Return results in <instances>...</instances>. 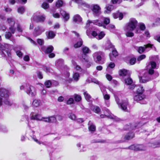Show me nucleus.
I'll use <instances>...</instances> for the list:
<instances>
[{
	"mask_svg": "<svg viewBox=\"0 0 160 160\" xmlns=\"http://www.w3.org/2000/svg\"><path fill=\"white\" fill-rule=\"evenodd\" d=\"M106 10L105 11V12L109 13L114 9V7L112 5H108L106 6Z\"/></svg>",
	"mask_w": 160,
	"mask_h": 160,
	"instance_id": "33",
	"label": "nucleus"
},
{
	"mask_svg": "<svg viewBox=\"0 0 160 160\" xmlns=\"http://www.w3.org/2000/svg\"><path fill=\"white\" fill-rule=\"evenodd\" d=\"M75 100L76 102H78L81 101L82 98L79 95L75 94L73 95Z\"/></svg>",
	"mask_w": 160,
	"mask_h": 160,
	"instance_id": "43",
	"label": "nucleus"
},
{
	"mask_svg": "<svg viewBox=\"0 0 160 160\" xmlns=\"http://www.w3.org/2000/svg\"><path fill=\"white\" fill-rule=\"evenodd\" d=\"M72 32L75 33V35L77 37L78 41L77 43L74 45V47L75 48H77L80 47L82 44L83 41L82 39L79 38V34L77 33L75 31H72Z\"/></svg>",
	"mask_w": 160,
	"mask_h": 160,
	"instance_id": "15",
	"label": "nucleus"
},
{
	"mask_svg": "<svg viewBox=\"0 0 160 160\" xmlns=\"http://www.w3.org/2000/svg\"><path fill=\"white\" fill-rule=\"evenodd\" d=\"M10 45L7 44H1L0 43V53L2 57L8 56V59L10 58L11 54L10 53Z\"/></svg>",
	"mask_w": 160,
	"mask_h": 160,
	"instance_id": "4",
	"label": "nucleus"
},
{
	"mask_svg": "<svg viewBox=\"0 0 160 160\" xmlns=\"http://www.w3.org/2000/svg\"><path fill=\"white\" fill-rule=\"evenodd\" d=\"M55 11L54 9H52L51 10V13H52L53 16L56 18H59L60 17V15L58 13H55Z\"/></svg>",
	"mask_w": 160,
	"mask_h": 160,
	"instance_id": "38",
	"label": "nucleus"
},
{
	"mask_svg": "<svg viewBox=\"0 0 160 160\" xmlns=\"http://www.w3.org/2000/svg\"><path fill=\"white\" fill-rule=\"evenodd\" d=\"M115 66V64L113 62H110L108 66V68L107 69V70L109 68H113Z\"/></svg>",
	"mask_w": 160,
	"mask_h": 160,
	"instance_id": "62",
	"label": "nucleus"
},
{
	"mask_svg": "<svg viewBox=\"0 0 160 160\" xmlns=\"http://www.w3.org/2000/svg\"><path fill=\"white\" fill-rule=\"evenodd\" d=\"M105 113L108 118L112 119H115L116 118L115 116L112 114L108 109L105 108Z\"/></svg>",
	"mask_w": 160,
	"mask_h": 160,
	"instance_id": "28",
	"label": "nucleus"
},
{
	"mask_svg": "<svg viewBox=\"0 0 160 160\" xmlns=\"http://www.w3.org/2000/svg\"><path fill=\"white\" fill-rule=\"evenodd\" d=\"M91 8L94 16H98L101 14V8L98 5L93 4L91 6Z\"/></svg>",
	"mask_w": 160,
	"mask_h": 160,
	"instance_id": "12",
	"label": "nucleus"
},
{
	"mask_svg": "<svg viewBox=\"0 0 160 160\" xmlns=\"http://www.w3.org/2000/svg\"><path fill=\"white\" fill-rule=\"evenodd\" d=\"M63 4L62 1L61 0H58L56 2V6L57 8H59L62 7Z\"/></svg>",
	"mask_w": 160,
	"mask_h": 160,
	"instance_id": "47",
	"label": "nucleus"
},
{
	"mask_svg": "<svg viewBox=\"0 0 160 160\" xmlns=\"http://www.w3.org/2000/svg\"><path fill=\"white\" fill-rule=\"evenodd\" d=\"M134 99L141 104H146L148 101V99L147 98L146 95L143 93L137 94L134 97Z\"/></svg>",
	"mask_w": 160,
	"mask_h": 160,
	"instance_id": "7",
	"label": "nucleus"
},
{
	"mask_svg": "<svg viewBox=\"0 0 160 160\" xmlns=\"http://www.w3.org/2000/svg\"><path fill=\"white\" fill-rule=\"evenodd\" d=\"M98 84L99 85L101 91L103 92L105 89L104 86L103 85L102 83L100 82H99Z\"/></svg>",
	"mask_w": 160,
	"mask_h": 160,
	"instance_id": "56",
	"label": "nucleus"
},
{
	"mask_svg": "<svg viewBox=\"0 0 160 160\" xmlns=\"http://www.w3.org/2000/svg\"><path fill=\"white\" fill-rule=\"evenodd\" d=\"M125 29L127 31L126 33V35L127 37H132L133 36L134 34L132 32H131L132 31L127 30L126 29V28H125Z\"/></svg>",
	"mask_w": 160,
	"mask_h": 160,
	"instance_id": "51",
	"label": "nucleus"
},
{
	"mask_svg": "<svg viewBox=\"0 0 160 160\" xmlns=\"http://www.w3.org/2000/svg\"><path fill=\"white\" fill-rule=\"evenodd\" d=\"M41 101L37 99L34 100L32 102V105L35 107H37L41 105Z\"/></svg>",
	"mask_w": 160,
	"mask_h": 160,
	"instance_id": "34",
	"label": "nucleus"
},
{
	"mask_svg": "<svg viewBox=\"0 0 160 160\" xmlns=\"http://www.w3.org/2000/svg\"><path fill=\"white\" fill-rule=\"evenodd\" d=\"M12 36V34L10 32H6L5 34V37L6 38L9 39Z\"/></svg>",
	"mask_w": 160,
	"mask_h": 160,
	"instance_id": "59",
	"label": "nucleus"
},
{
	"mask_svg": "<svg viewBox=\"0 0 160 160\" xmlns=\"http://www.w3.org/2000/svg\"><path fill=\"white\" fill-rule=\"evenodd\" d=\"M129 148L134 151L144 150L145 147L142 145H133L129 147Z\"/></svg>",
	"mask_w": 160,
	"mask_h": 160,
	"instance_id": "14",
	"label": "nucleus"
},
{
	"mask_svg": "<svg viewBox=\"0 0 160 160\" xmlns=\"http://www.w3.org/2000/svg\"><path fill=\"white\" fill-rule=\"evenodd\" d=\"M111 50H112V52L109 54V56L110 60L113 61L114 58L118 55V52L114 48V49H112Z\"/></svg>",
	"mask_w": 160,
	"mask_h": 160,
	"instance_id": "20",
	"label": "nucleus"
},
{
	"mask_svg": "<svg viewBox=\"0 0 160 160\" xmlns=\"http://www.w3.org/2000/svg\"><path fill=\"white\" fill-rule=\"evenodd\" d=\"M134 137V134L133 133H128L124 137L126 140H129L133 138Z\"/></svg>",
	"mask_w": 160,
	"mask_h": 160,
	"instance_id": "37",
	"label": "nucleus"
},
{
	"mask_svg": "<svg viewBox=\"0 0 160 160\" xmlns=\"http://www.w3.org/2000/svg\"><path fill=\"white\" fill-rule=\"evenodd\" d=\"M45 85L47 88H49L52 85V81L48 80L46 81L45 82Z\"/></svg>",
	"mask_w": 160,
	"mask_h": 160,
	"instance_id": "49",
	"label": "nucleus"
},
{
	"mask_svg": "<svg viewBox=\"0 0 160 160\" xmlns=\"http://www.w3.org/2000/svg\"><path fill=\"white\" fill-rule=\"evenodd\" d=\"M80 78L79 74L77 72L74 73L73 75V78L74 80L75 81H77Z\"/></svg>",
	"mask_w": 160,
	"mask_h": 160,
	"instance_id": "39",
	"label": "nucleus"
},
{
	"mask_svg": "<svg viewBox=\"0 0 160 160\" xmlns=\"http://www.w3.org/2000/svg\"><path fill=\"white\" fill-rule=\"evenodd\" d=\"M8 22L10 26H14L15 24V21L12 18H9L8 19Z\"/></svg>",
	"mask_w": 160,
	"mask_h": 160,
	"instance_id": "45",
	"label": "nucleus"
},
{
	"mask_svg": "<svg viewBox=\"0 0 160 160\" xmlns=\"http://www.w3.org/2000/svg\"><path fill=\"white\" fill-rule=\"evenodd\" d=\"M30 116L31 120L37 121L42 120V117L41 115L38 113L35 114L34 112H32L30 114Z\"/></svg>",
	"mask_w": 160,
	"mask_h": 160,
	"instance_id": "16",
	"label": "nucleus"
},
{
	"mask_svg": "<svg viewBox=\"0 0 160 160\" xmlns=\"http://www.w3.org/2000/svg\"><path fill=\"white\" fill-rule=\"evenodd\" d=\"M129 71L125 69H122L120 70L119 71V74L120 76H125L128 75L129 76Z\"/></svg>",
	"mask_w": 160,
	"mask_h": 160,
	"instance_id": "24",
	"label": "nucleus"
},
{
	"mask_svg": "<svg viewBox=\"0 0 160 160\" xmlns=\"http://www.w3.org/2000/svg\"><path fill=\"white\" fill-rule=\"evenodd\" d=\"M60 13L63 18L65 22H66L68 20L69 18V14L67 13L64 10H61L60 11Z\"/></svg>",
	"mask_w": 160,
	"mask_h": 160,
	"instance_id": "21",
	"label": "nucleus"
},
{
	"mask_svg": "<svg viewBox=\"0 0 160 160\" xmlns=\"http://www.w3.org/2000/svg\"><path fill=\"white\" fill-rule=\"evenodd\" d=\"M63 60L62 59H60L56 62V65L58 66H62L63 64Z\"/></svg>",
	"mask_w": 160,
	"mask_h": 160,
	"instance_id": "40",
	"label": "nucleus"
},
{
	"mask_svg": "<svg viewBox=\"0 0 160 160\" xmlns=\"http://www.w3.org/2000/svg\"><path fill=\"white\" fill-rule=\"evenodd\" d=\"M91 109L96 113H98L101 111V109L99 107L94 106L91 107Z\"/></svg>",
	"mask_w": 160,
	"mask_h": 160,
	"instance_id": "36",
	"label": "nucleus"
},
{
	"mask_svg": "<svg viewBox=\"0 0 160 160\" xmlns=\"http://www.w3.org/2000/svg\"><path fill=\"white\" fill-rule=\"evenodd\" d=\"M74 100L73 98H70L67 101V104H71L73 103Z\"/></svg>",
	"mask_w": 160,
	"mask_h": 160,
	"instance_id": "63",
	"label": "nucleus"
},
{
	"mask_svg": "<svg viewBox=\"0 0 160 160\" xmlns=\"http://www.w3.org/2000/svg\"><path fill=\"white\" fill-rule=\"evenodd\" d=\"M8 129L6 127L4 126L0 125V131L4 132H7L8 131Z\"/></svg>",
	"mask_w": 160,
	"mask_h": 160,
	"instance_id": "48",
	"label": "nucleus"
},
{
	"mask_svg": "<svg viewBox=\"0 0 160 160\" xmlns=\"http://www.w3.org/2000/svg\"><path fill=\"white\" fill-rule=\"evenodd\" d=\"M138 23L137 21L134 18H131L126 26V29L128 31H132L136 28Z\"/></svg>",
	"mask_w": 160,
	"mask_h": 160,
	"instance_id": "8",
	"label": "nucleus"
},
{
	"mask_svg": "<svg viewBox=\"0 0 160 160\" xmlns=\"http://www.w3.org/2000/svg\"><path fill=\"white\" fill-rule=\"evenodd\" d=\"M43 69L47 73H50L52 72V69L49 67L44 66L43 67Z\"/></svg>",
	"mask_w": 160,
	"mask_h": 160,
	"instance_id": "42",
	"label": "nucleus"
},
{
	"mask_svg": "<svg viewBox=\"0 0 160 160\" xmlns=\"http://www.w3.org/2000/svg\"><path fill=\"white\" fill-rule=\"evenodd\" d=\"M146 57V56L145 55H141L138 57L137 60L138 61H140L142 59L145 58Z\"/></svg>",
	"mask_w": 160,
	"mask_h": 160,
	"instance_id": "58",
	"label": "nucleus"
},
{
	"mask_svg": "<svg viewBox=\"0 0 160 160\" xmlns=\"http://www.w3.org/2000/svg\"><path fill=\"white\" fill-rule=\"evenodd\" d=\"M125 83L126 84L129 85V88L133 89L135 87V85L133 84L132 79L129 77L124 79Z\"/></svg>",
	"mask_w": 160,
	"mask_h": 160,
	"instance_id": "18",
	"label": "nucleus"
},
{
	"mask_svg": "<svg viewBox=\"0 0 160 160\" xmlns=\"http://www.w3.org/2000/svg\"><path fill=\"white\" fill-rule=\"evenodd\" d=\"M152 45L150 44H148L144 45L143 47L140 46L138 47L136 49L139 53L141 54L143 53L147 48H152Z\"/></svg>",
	"mask_w": 160,
	"mask_h": 160,
	"instance_id": "17",
	"label": "nucleus"
},
{
	"mask_svg": "<svg viewBox=\"0 0 160 160\" xmlns=\"http://www.w3.org/2000/svg\"><path fill=\"white\" fill-rule=\"evenodd\" d=\"M105 34L103 32H100V34L98 35L97 37H96V38L100 40L102 39L105 36Z\"/></svg>",
	"mask_w": 160,
	"mask_h": 160,
	"instance_id": "50",
	"label": "nucleus"
},
{
	"mask_svg": "<svg viewBox=\"0 0 160 160\" xmlns=\"http://www.w3.org/2000/svg\"><path fill=\"white\" fill-rule=\"evenodd\" d=\"M103 94L106 105L107 107H109L110 105L109 99L110 98V96L109 94H104V92H103Z\"/></svg>",
	"mask_w": 160,
	"mask_h": 160,
	"instance_id": "23",
	"label": "nucleus"
},
{
	"mask_svg": "<svg viewBox=\"0 0 160 160\" xmlns=\"http://www.w3.org/2000/svg\"><path fill=\"white\" fill-rule=\"evenodd\" d=\"M146 123V122H139L138 124L137 123H133L132 124H130L129 125H127L124 127V128L126 130L134 129L136 128H138L141 126L144 125Z\"/></svg>",
	"mask_w": 160,
	"mask_h": 160,
	"instance_id": "11",
	"label": "nucleus"
},
{
	"mask_svg": "<svg viewBox=\"0 0 160 160\" xmlns=\"http://www.w3.org/2000/svg\"><path fill=\"white\" fill-rule=\"evenodd\" d=\"M45 31V29L43 27L38 26L34 28L33 32V34L34 36L36 37L41 35Z\"/></svg>",
	"mask_w": 160,
	"mask_h": 160,
	"instance_id": "13",
	"label": "nucleus"
},
{
	"mask_svg": "<svg viewBox=\"0 0 160 160\" xmlns=\"http://www.w3.org/2000/svg\"><path fill=\"white\" fill-rule=\"evenodd\" d=\"M110 22V19L107 18H104L103 22H99L98 20L92 21L88 20L87 23V27H89V25L90 23H93L94 24L97 25L99 26L102 27L104 28H106V27L108 26Z\"/></svg>",
	"mask_w": 160,
	"mask_h": 160,
	"instance_id": "5",
	"label": "nucleus"
},
{
	"mask_svg": "<svg viewBox=\"0 0 160 160\" xmlns=\"http://www.w3.org/2000/svg\"><path fill=\"white\" fill-rule=\"evenodd\" d=\"M82 50L83 53L82 54H88L91 52L89 48L86 46L83 47L82 48Z\"/></svg>",
	"mask_w": 160,
	"mask_h": 160,
	"instance_id": "35",
	"label": "nucleus"
},
{
	"mask_svg": "<svg viewBox=\"0 0 160 160\" xmlns=\"http://www.w3.org/2000/svg\"><path fill=\"white\" fill-rule=\"evenodd\" d=\"M149 69L148 73H145L142 77H140L139 78L140 82L141 83H145L153 79L151 75L154 74L156 77L159 76V73L156 72H154V69H158V66H157L156 63L153 61H151L148 65Z\"/></svg>",
	"mask_w": 160,
	"mask_h": 160,
	"instance_id": "1",
	"label": "nucleus"
},
{
	"mask_svg": "<svg viewBox=\"0 0 160 160\" xmlns=\"http://www.w3.org/2000/svg\"><path fill=\"white\" fill-rule=\"evenodd\" d=\"M37 42L40 45H42L44 44V41L42 39H38Z\"/></svg>",
	"mask_w": 160,
	"mask_h": 160,
	"instance_id": "60",
	"label": "nucleus"
},
{
	"mask_svg": "<svg viewBox=\"0 0 160 160\" xmlns=\"http://www.w3.org/2000/svg\"><path fill=\"white\" fill-rule=\"evenodd\" d=\"M41 49L42 51L46 53H49L51 52L54 49L53 47L52 46H49L47 48L45 46H42Z\"/></svg>",
	"mask_w": 160,
	"mask_h": 160,
	"instance_id": "19",
	"label": "nucleus"
},
{
	"mask_svg": "<svg viewBox=\"0 0 160 160\" xmlns=\"http://www.w3.org/2000/svg\"><path fill=\"white\" fill-rule=\"evenodd\" d=\"M49 122H55L56 121V118L53 116H51L49 118Z\"/></svg>",
	"mask_w": 160,
	"mask_h": 160,
	"instance_id": "54",
	"label": "nucleus"
},
{
	"mask_svg": "<svg viewBox=\"0 0 160 160\" xmlns=\"http://www.w3.org/2000/svg\"><path fill=\"white\" fill-rule=\"evenodd\" d=\"M78 58L82 62H89V59L88 56L85 54H82L81 56H79Z\"/></svg>",
	"mask_w": 160,
	"mask_h": 160,
	"instance_id": "29",
	"label": "nucleus"
},
{
	"mask_svg": "<svg viewBox=\"0 0 160 160\" xmlns=\"http://www.w3.org/2000/svg\"><path fill=\"white\" fill-rule=\"evenodd\" d=\"M42 7L44 9H47L48 8L49 5L46 2H44L42 4Z\"/></svg>",
	"mask_w": 160,
	"mask_h": 160,
	"instance_id": "53",
	"label": "nucleus"
},
{
	"mask_svg": "<svg viewBox=\"0 0 160 160\" xmlns=\"http://www.w3.org/2000/svg\"><path fill=\"white\" fill-rule=\"evenodd\" d=\"M138 26L141 30L143 31L146 28L144 24L142 23H139L138 24Z\"/></svg>",
	"mask_w": 160,
	"mask_h": 160,
	"instance_id": "52",
	"label": "nucleus"
},
{
	"mask_svg": "<svg viewBox=\"0 0 160 160\" xmlns=\"http://www.w3.org/2000/svg\"><path fill=\"white\" fill-rule=\"evenodd\" d=\"M82 19L78 14L75 15L73 17V21L77 23H79L82 21Z\"/></svg>",
	"mask_w": 160,
	"mask_h": 160,
	"instance_id": "26",
	"label": "nucleus"
},
{
	"mask_svg": "<svg viewBox=\"0 0 160 160\" xmlns=\"http://www.w3.org/2000/svg\"><path fill=\"white\" fill-rule=\"evenodd\" d=\"M69 117L71 119L74 120L76 119V115L73 113H71L69 116Z\"/></svg>",
	"mask_w": 160,
	"mask_h": 160,
	"instance_id": "57",
	"label": "nucleus"
},
{
	"mask_svg": "<svg viewBox=\"0 0 160 160\" xmlns=\"http://www.w3.org/2000/svg\"><path fill=\"white\" fill-rule=\"evenodd\" d=\"M93 57L95 62L98 63L104 57V53L101 51L96 52L93 54Z\"/></svg>",
	"mask_w": 160,
	"mask_h": 160,
	"instance_id": "9",
	"label": "nucleus"
},
{
	"mask_svg": "<svg viewBox=\"0 0 160 160\" xmlns=\"http://www.w3.org/2000/svg\"><path fill=\"white\" fill-rule=\"evenodd\" d=\"M10 95V91L3 88H0V106L2 105V102L8 106L12 105V102L9 99Z\"/></svg>",
	"mask_w": 160,
	"mask_h": 160,
	"instance_id": "2",
	"label": "nucleus"
},
{
	"mask_svg": "<svg viewBox=\"0 0 160 160\" xmlns=\"http://www.w3.org/2000/svg\"><path fill=\"white\" fill-rule=\"evenodd\" d=\"M76 3L81 4L83 8V7H86L87 8H90V6L85 2H83L82 0H73Z\"/></svg>",
	"mask_w": 160,
	"mask_h": 160,
	"instance_id": "27",
	"label": "nucleus"
},
{
	"mask_svg": "<svg viewBox=\"0 0 160 160\" xmlns=\"http://www.w3.org/2000/svg\"><path fill=\"white\" fill-rule=\"evenodd\" d=\"M64 74L66 78H67L66 79V81H68L69 82H71L72 81V78H68L70 76L69 73L67 71H66L65 73H64Z\"/></svg>",
	"mask_w": 160,
	"mask_h": 160,
	"instance_id": "44",
	"label": "nucleus"
},
{
	"mask_svg": "<svg viewBox=\"0 0 160 160\" xmlns=\"http://www.w3.org/2000/svg\"><path fill=\"white\" fill-rule=\"evenodd\" d=\"M46 19L45 15H38L37 13L35 14L31 18L32 21H35L37 22H42L44 21Z\"/></svg>",
	"mask_w": 160,
	"mask_h": 160,
	"instance_id": "10",
	"label": "nucleus"
},
{
	"mask_svg": "<svg viewBox=\"0 0 160 160\" xmlns=\"http://www.w3.org/2000/svg\"><path fill=\"white\" fill-rule=\"evenodd\" d=\"M113 17L114 18H119V20H121L123 18V15L122 13L117 12L113 14Z\"/></svg>",
	"mask_w": 160,
	"mask_h": 160,
	"instance_id": "32",
	"label": "nucleus"
},
{
	"mask_svg": "<svg viewBox=\"0 0 160 160\" xmlns=\"http://www.w3.org/2000/svg\"><path fill=\"white\" fill-rule=\"evenodd\" d=\"M25 10V8L24 6H21L19 7L18 9V13L21 14L24 13Z\"/></svg>",
	"mask_w": 160,
	"mask_h": 160,
	"instance_id": "41",
	"label": "nucleus"
},
{
	"mask_svg": "<svg viewBox=\"0 0 160 160\" xmlns=\"http://www.w3.org/2000/svg\"><path fill=\"white\" fill-rule=\"evenodd\" d=\"M84 94L86 100L88 102L90 101L91 97L87 92H85L84 93Z\"/></svg>",
	"mask_w": 160,
	"mask_h": 160,
	"instance_id": "46",
	"label": "nucleus"
},
{
	"mask_svg": "<svg viewBox=\"0 0 160 160\" xmlns=\"http://www.w3.org/2000/svg\"><path fill=\"white\" fill-rule=\"evenodd\" d=\"M88 129L90 132H93L96 130V126L91 121L88 122Z\"/></svg>",
	"mask_w": 160,
	"mask_h": 160,
	"instance_id": "25",
	"label": "nucleus"
},
{
	"mask_svg": "<svg viewBox=\"0 0 160 160\" xmlns=\"http://www.w3.org/2000/svg\"><path fill=\"white\" fill-rule=\"evenodd\" d=\"M137 88L136 92L137 94H142L144 92V90L142 86L140 85L136 87Z\"/></svg>",
	"mask_w": 160,
	"mask_h": 160,
	"instance_id": "31",
	"label": "nucleus"
},
{
	"mask_svg": "<svg viewBox=\"0 0 160 160\" xmlns=\"http://www.w3.org/2000/svg\"><path fill=\"white\" fill-rule=\"evenodd\" d=\"M17 30L18 32H22V30L21 26L19 24H18L17 26Z\"/></svg>",
	"mask_w": 160,
	"mask_h": 160,
	"instance_id": "64",
	"label": "nucleus"
},
{
	"mask_svg": "<svg viewBox=\"0 0 160 160\" xmlns=\"http://www.w3.org/2000/svg\"><path fill=\"white\" fill-rule=\"evenodd\" d=\"M114 46L112 44V43L109 41L107 42L105 45V49H114Z\"/></svg>",
	"mask_w": 160,
	"mask_h": 160,
	"instance_id": "30",
	"label": "nucleus"
},
{
	"mask_svg": "<svg viewBox=\"0 0 160 160\" xmlns=\"http://www.w3.org/2000/svg\"><path fill=\"white\" fill-rule=\"evenodd\" d=\"M9 30L11 32L12 34H13L16 31V28L14 26H11L9 28Z\"/></svg>",
	"mask_w": 160,
	"mask_h": 160,
	"instance_id": "55",
	"label": "nucleus"
},
{
	"mask_svg": "<svg viewBox=\"0 0 160 160\" xmlns=\"http://www.w3.org/2000/svg\"><path fill=\"white\" fill-rule=\"evenodd\" d=\"M46 34L48 38L49 39L53 38L56 35L55 33L52 31L46 32Z\"/></svg>",
	"mask_w": 160,
	"mask_h": 160,
	"instance_id": "22",
	"label": "nucleus"
},
{
	"mask_svg": "<svg viewBox=\"0 0 160 160\" xmlns=\"http://www.w3.org/2000/svg\"><path fill=\"white\" fill-rule=\"evenodd\" d=\"M115 101L118 105L119 107L123 111L128 112L130 107V105L129 103L128 100L127 99L122 100L121 102H120L119 99L118 97L114 95Z\"/></svg>",
	"mask_w": 160,
	"mask_h": 160,
	"instance_id": "3",
	"label": "nucleus"
},
{
	"mask_svg": "<svg viewBox=\"0 0 160 160\" xmlns=\"http://www.w3.org/2000/svg\"><path fill=\"white\" fill-rule=\"evenodd\" d=\"M136 61V59L135 58H132L130 60V63L131 65H133L135 63Z\"/></svg>",
	"mask_w": 160,
	"mask_h": 160,
	"instance_id": "61",
	"label": "nucleus"
},
{
	"mask_svg": "<svg viewBox=\"0 0 160 160\" xmlns=\"http://www.w3.org/2000/svg\"><path fill=\"white\" fill-rule=\"evenodd\" d=\"M21 90H24L27 93L32 96L36 95V91L34 88L29 84L22 85L20 87Z\"/></svg>",
	"mask_w": 160,
	"mask_h": 160,
	"instance_id": "6",
	"label": "nucleus"
}]
</instances>
